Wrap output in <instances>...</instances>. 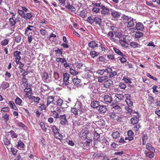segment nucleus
<instances>
[{
  "mask_svg": "<svg viewBox=\"0 0 160 160\" xmlns=\"http://www.w3.org/2000/svg\"><path fill=\"white\" fill-rule=\"evenodd\" d=\"M71 112L72 115L76 117L79 116L82 118L83 119H85L86 120H87L85 118L86 109L83 107L82 102L80 101H78L74 106L71 108Z\"/></svg>",
  "mask_w": 160,
  "mask_h": 160,
  "instance_id": "f257e3e1",
  "label": "nucleus"
},
{
  "mask_svg": "<svg viewBox=\"0 0 160 160\" xmlns=\"http://www.w3.org/2000/svg\"><path fill=\"white\" fill-rule=\"evenodd\" d=\"M35 28L33 26L28 25L25 29L24 34H26V36L28 37L27 39L29 43H31L33 39L32 33V32H29V31H34Z\"/></svg>",
  "mask_w": 160,
  "mask_h": 160,
  "instance_id": "f03ea898",
  "label": "nucleus"
},
{
  "mask_svg": "<svg viewBox=\"0 0 160 160\" xmlns=\"http://www.w3.org/2000/svg\"><path fill=\"white\" fill-rule=\"evenodd\" d=\"M87 21L92 25H96V26H101L102 23V19L100 18L97 17H94L92 16L88 17Z\"/></svg>",
  "mask_w": 160,
  "mask_h": 160,
  "instance_id": "7ed1b4c3",
  "label": "nucleus"
},
{
  "mask_svg": "<svg viewBox=\"0 0 160 160\" xmlns=\"http://www.w3.org/2000/svg\"><path fill=\"white\" fill-rule=\"evenodd\" d=\"M63 86L67 87L68 88H70V87H71V84L68 82L70 78L69 74L66 72L64 73L63 75Z\"/></svg>",
  "mask_w": 160,
  "mask_h": 160,
  "instance_id": "20e7f679",
  "label": "nucleus"
},
{
  "mask_svg": "<svg viewBox=\"0 0 160 160\" xmlns=\"http://www.w3.org/2000/svg\"><path fill=\"white\" fill-rule=\"evenodd\" d=\"M89 88L93 93H97L98 91V89H99L98 87L97 83H93L89 85Z\"/></svg>",
  "mask_w": 160,
  "mask_h": 160,
  "instance_id": "39448f33",
  "label": "nucleus"
},
{
  "mask_svg": "<svg viewBox=\"0 0 160 160\" xmlns=\"http://www.w3.org/2000/svg\"><path fill=\"white\" fill-rule=\"evenodd\" d=\"M106 74L110 78H112L117 75V72L115 71H112V69L108 67H107Z\"/></svg>",
  "mask_w": 160,
  "mask_h": 160,
  "instance_id": "423d86ee",
  "label": "nucleus"
},
{
  "mask_svg": "<svg viewBox=\"0 0 160 160\" xmlns=\"http://www.w3.org/2000/svg\"><path fill=\"white\" fill-rule=\"evenodd\" d=\"M21 52L18 51H16L13 53V56L15 58V61L17 64H18L21 59Z\"/></svg>",
  "mask_w": 160,
  "mask_h": 160,
  "instance_id": "0eeeda50",
  "label": "nucleus"
},
{
  "mask_svg": "<svg viewBox=\"0 0 160 160\" xmlns=\"http://www.w3.org/2000/svg\"><path fill=\"white\" fill-rule=\"evenodd\" d=\"M22 10L18 9V13L19 15L22 17L25 18H26V14L24 11L27 12L28 11V9L25 7L22 6Z\"/></svg>",
  "mask_w": 160,
  "mask_h": 160,
  "instance_id": "6e6552de",
  "label": "nucleus"
},
{
  "mask_svg": "<svg viewBox=\"0 0 160 160\" xmlns=\"http://www.w3.org/2000/svg\"><path fill=\"white\" fill-rule=\"evenodd\" d=\"M55 96H48L47 97V103L46 104L47 107L49 108V106L50 104H54Z\"/></svg>",
  "mask_w": 160,
  "mask_h": 160,
  "instance_id": "1a4fd4ad",
  "label": "nucleus"
},
{
  "mask_svg": "<svg viewBox=\"0 0 160 160\" xmlns=\"http://www.w3.org/2000/svg\"><path fill=\"white\" fill-rule=\"evenodd\" d=\"M65 7L69 11L74 14L76 13V9L73 5L69 3L68 2L65 6Z\"/></svg>",
  "mask_w": 160,
  "mask_h": 160,
  "instance_id": "9d476101",
  "label": "nucleus"
},
{
  "mask_svg": "<svg viewBox=\"0 0 160 160\" xmlns=\"http://www.w3.org/2000/svg\"><path fill=\"white\" fill-rule=\"evenodd\" d=\"M60 124L62 126H65L68 123V121L65 114L60 116Z\"/></svg>",
  "mask_w": 160,
  "mask_h": 160,
  "instance_id": "9b49d317",
  "label": "nucleus"
},
{
  "mask_svg": "<svg viewBox=\"0 0 160 160\" xmlns=\"http://www.w3.org/2000/svg\"><path fill=\"white\" fill-rule=\"evenodd\" d=\"M56 103L58 106L62 108H67L68 106L67 104L64 105L63 100L60 98L58 99L56 101Z\"/></svg>",
  "mask_w": 160,
  "mask_h": 160,
  "instance_id": "f8f14e48",
  "label": "nucleus"
},
{
  "mask_svg": "<svg viewBox=\"0 0 160 160\" xmlns=\"http://www.w3.org/2000/svg\"><path fill=\"white\" fill-rule=\"evenodd\" d=\"M101 13L103 15H108L110 12L109 9L107 7L102 5L101 7Z\"/></svg>",
  "mask_w": 160,
  "mask_h": 160,
  "instance_id": "ddd939ff",
  "label": "nucleus"
},
{
  "mask_svg": "<svg viewBox=\"0 0 160 160\" xmlns=\"http://www.w3.org/2000/svg\"><path fill=\"white\" fill-rule=\"evenodd\" d=\"M88 46L89 47L94 49L96 48H98L99 46L98 43H96L94 41H92L88 43Z\"/></svg>",
  "mask_w": 160,
  "mask_h": 160,
  "instance_id": "4468645a",
  "label": "nucleus"
},
{
  "mask_svg": "<svg viewBox=\"0 0 160 160\" xmlns=\"http://www.w3.org/2000/svg\"><path fill=\"white\" fill-rule=\"evenodd\" d=\"M103 100L104 102L107 103H110L112 101V97L108 94H106L104 96Z\"/></svg>",
  "mask_w": 160,
  "mask_h": 160,
  "instance_id": "2eb2a0df",
  "label": "nucleus"
},
{
  "mask_svg": "<svg viewBox=\"0 0 160 160\" xmlns=\"http://www.w3.org/2000/svg\"><path fill=\"white\" fill-rule=\"evenodd\" d=\"M113 81L109 79L104 82L103 86L106 88H109L111 87V85L113 84Z\"/></svg>",
  "mask_w": 160,
  "mask_h": 160,
  "instance_id": "dca6fc26",
  "label": "nucleus"
},
{
  "mask_svg": "<svg viewBox=\"0 0 160 160\" xmlns=\"http://www.w3.org/2000/svg\"><path fill=\"white\" fill-rule=\"evenodd\" d=\"M127 23V27L128 28H131L135 25L136 22L135 20H133L132 18H131Z\"/></svg>",
  "mask_w": 160,
  "mask_h": 160,
  "instance_id": "f3484780",
  "label": "nucleus"
},
{
  "mask_svg": "<svg viewBox=\"0 0 160 160\" xmlns=\"http://www.w3.org/2000/svg\"><path fill=\"white\" fill-rule=\"evenodd\" d=\"M41 77L42 80L45 82H48V80L49 78V76L48 73L46 72H44L42 73L41 75Z\"/></svg>",
  "mask_w": 160,
  "mask_h": 160,
  "instance_id": "a211bd4d",
  "label": "nucleus"
},
{
  "mask_svg": "<svg viewBox=\"0 0 160 160\" xmlns=\"http://www.w3.org/2000/svg\"><path fill=\"white\" fill-rule=\"evenodd\" d=\"M9 23L10 26L15 27L16 24V20L14 19L13 17L10 18L9 19Z\"/></svg>",
  "mask_w": 160,
  "mask_h": 160,
  "instance_id": "6ab92c4d",
  "label": "nucleus"
},
{
  "mask_svg": "<svg viewBox=\"0 0 160 160\" xmlns=\"http://www.w3.org/2000/svg\"><path fill=\"white\" fill-rule=\"evenodd\" d=\"M32 85L27 83L26 85V87L24 89V91L26 92L31 93L32 91L31 88Z\"/></svg>",
  "mask_w": 160,
  "mask_h": 160,
  "instance_id": "aec40b11",
  "label": "nucleus"
},
{
  "mask_svg": "<svg viewBox=\"0 0 160 160\" xmlns=\"http://www.w3.org/2000/svg\"><path fill=\"white\" fill-rule=\"evenodd\" d=\"M133 134L134 133L132 130H129L128 132V135L129 137L128 138H126L125 139H128L129 141L132 140L134 139L133 137H132Z\"/></svg>",
  "mask_w": 160,
  "mask_h": 160,
  "instance_id": "412c9836",
  "label": "nucleus"
},
{
  "mask_svg": "<svg viewBox=\"0 0 160 160\" xmlns=\"http://www.w3.org/2000/svg\"><path fill=\"white\" fill-rule=\"evenodd\" d=\"M108 115L110 118H112L114 120H119L118 116L115 112H110L109 113Z\"/></svg>",
  "mask_w": 160,
  "mask_h": 160,
  "instance_id": "4be33fe9",
  "label": "nucleus"
},
{
  "mask_svg": "<svg viewBox=\"0 0 160 160\" xmlns=\"http://www.w3.org/2000/svg\"><path fill=\"white\" fill-rule=\"evenodd\" d=\"M155 152L147 151H145L144 153L146 156L150 158H152L154 156V152Z\"/></svg>",
  "mask_w": 160,
  "mask_h": 160,
  "instance_id": "5701e85b",
  "label": "nucleus"
},
{
  "mask_svg": "<svg viewBox=\"0 0 160 160\" xmlns=\"http://www.w3.org/2000/svg\"><path fill=\"white\" fill-rule=\"evenodd\" d=\"M131 124L134 125L137 124L139 121V119L138 117L136 116H134V117L131 118Z\"/></svg>",
  "mask_w": 160,
  "mask_h": 160,
  "instance_id": "b1692460",
  "label": "nucleus"
},
{
  "mask_svg": "<svg viewBox=\"0 0 160 160\" xmlns=\"http://www.w3.org/2000/svg\"><path fill=\"white\" fill-rule=\"evenodd\" d=\"M146 148L148 151L155 152L154 148L152 147V145L149 143H147L146 144Z\"/></svg>",
  "mask_w": 160,
  "mask_h": 160,
  "instance_id": "393cba45",
  "label": "nucleus"
},
{
  "mask_svg": "<svg viewBox=\"0 0 160 160\" xmlns=\"http://www.w3.org/2000/svg\"><path fill=\"white\" fill-rule=\"evenodd\" d=\"M9 86V83L5 81L3 82L1 84V87L3 90H5Z\"/></svg>",
  "mask_w": 160,
  "mask_h": 160,
  "instance_id": "a878e982",
  "label": "nucleus"
},
{
  "mask_svg": "<svg viewBox=\"0 0 160 160\" xmlns=\"http://www.w3.org/2000/svg\"><path fill=\"white\" fill-rule=\"evenodd\" d=\"M130 45L133 48H140L141 47V45L135 42H131L130 43Z\"/></svg>",
  "mask_w": 160,
  "mask_h": 160,
  "instance_id": "bb28decb",
  "label": "nucleus"
},
{
  "mask_svg": "<svg viewBox=\"0 0 160 160\" xmlns=\"http://www.w3.org/2000/svg\"><path fill=\"white\" fill-rule=\"evenodd\" d=\"M92 107L93 108H97L99 106V102L98 101H92L91 104Z\"/></svg>",
  "mask_w": 160,
  "mask_h": 160,
  "instance_id": "cd10ccee",
  "label": "nucleus"
},
{
  "mask_svg": "<svg viewBox=\"0 0 160 160\" xmlns=\"http://www.w3.org/2000/svg\"><path fill=\"white\" fill-rule=\"evenodd\" d=\"M53 135L55 138L60 140H62L63 138V136L62 134L59 133V131L53 134Z\"/></svg>",
  "mask_w": 160,
  "mask_h": 160,
  "instance_id": "c85d7f7f",
  "label": "nucleus"
},
{
  "mask_svg": "<svg viewBox=\"0 0 160 160\" xmlns=\"http://www.w3.org/2000/svg\"><path fill=\"white\" fill-rule=\"evenodd\" d=\"M136 28L137 30H142L144 28V26L142 23L138 22L136 24Z\"/></svg>",
  "mask_w": 160,
  "mask_h": 160,
  "instance_id": "c756f323",
  "label": "nucleus"
},
{
  "mask_svg": "<svg viewBox=\"0 0 160 160\" xmlns=\"http://www.w3.org/2000/svg\"><path fill=\"white\" fill-rule=\"evenodd\" d=\"M99 111L101 113H105L107 110V108H106V106L104 105H99Z\"/></svg>",
  "mask_w": 160,
  "mask_h": 160,
  "instance_id": "7c9ffc66",
  "label": "nucleus"
},
{
  "mask_svg": "<svg viewBox=\"0 0 160 160\" xmlns=\"http://www.w3.org/2000/svg\"><path fill=\"white\" fill-rule=\"evenodd\" d=\"M112 137L113 139H116L120 137V133L118 131H114L112 134Z\"/></svg>",
  "mask_w": 160,
  "mask_h": 160,
  "instance_id": "2f4dec72",
  "label": "nucleus"
},
{
  "mask_svg": "<svg viewBox=\"0 0 160 160\" xmlns=\"http://www.w3.org/2000/svg\"><path fill=\"white\" fill-rule=\"evenodd\" d=\"M107 69V67L105 69H99L97 71V73L100 75H102L103 74H104L105 75H106L107 73V72L106 70Z\"/></svg>",
  "mask_w": 160,
  "mask_h": 160,
  "instance_id": "473e14b6",
  "label": "nucleus"
},
{
  "mask_svg": "<svg viewBox=\"0 0 160 160\" xmlns=\"http://www.w3.org/2000/svg\"><path fill=\"white\" fill-rule=\"evenodd\" d=\"M106 75H105V76H102L98 77V82H102L105 81V80H107L108 79V77Z\"/></svg>",
  "mask_w": 160,
  "mask_h": 160,
  "instance_id": "72a5a7b5",
  "label": "nucleus"
},
{
  "mask_svg": "<svg viewBox=\"0 0 160 160\" xmlns=\"http://www.w3.org/2000/svg\"><path fill=\"white\" fill-rule=\"evenodd\" d=\"M101 143L105 146H108L109 144V142L107 140L106 138L104 137L101 140Z\"/></svg>",
  "mask_w": 160,
  "mask_h": 160,
  "instance_id": "f704fd0d",
  "label": "nucleus"
},
{
  "mask_svg": "<svg viewBox=\"0 0 160 160\" xmlns=\"http://www.w3.org/2000/svg\"><path fill=\"white\" fill-rule=\"evenodd\" d=\"M121 57H119V60H120L121 63H123L125 62H126L127 61V60L126 58V56L124 54H123V55H121Z\"/></svg>",
  "mask_w": 160,
  "mask_h": 160,
  "instance_id": "c9c22d12",
  "label": "nucleus"
},
{
  "mask_svg": "<svg viewBox=\"0 0 160 160\" xmlns=\"http://www.w3.org/2000/svg\"><path fill=\"white\" fill-rule=\"evenodd\" d=\"M112 16L115 18H119L120 16V13L118 12L114 11L111 13Z\"/></svg>",
  "mask_w": 160,
  "mask_h": 160,
  "instance_id": "e433bc0d",
  "label": "nucleus"
},
{
  "mask_svg": "<svg viewBox=\"0 0 160 160\" xmlns=\"http://www.w3.org/2000/svg\"><path fill=\"white\" fill-rule=\"evenodd\" d=\"M99 54V52H97L95 51H93L90 52V55L92 58H94L95 57L97 56Z\"/></svg>",
  "mask_w": 160,
  "mask_h": 160,
  "instance_id": "4c0bfd02",
  "label": "nucleus"
},
{
  "mask_svg": "<svg viewBox=\"0 0 160 160\" xmlns=\"http://www.w3.org/2000/svg\"><path fill=\"white\" fill-rule=\"evenodd\" d=\"M69 72L70 74L72 75L75 76L77 75L78 74V72L74 69L70 68L69 69Z\"/></svg>",
  "mask_w": 160,
  "mask_h": 160,
  "instance_id": "58836bf2",
  "label": "nucleus"
},
{
  "mask_svg": "<svg viewBox=\"0 0 160 160\" xmlns=\"http://www.w3.org/2000/svg\"><path fill=\"white\" fill-rule=\"evenodd\" d=\"M142 144L143 145H145L146 142V141L148 139V137L147 134H144L142 136Z\"/></svg>",
  "mask_w": 160,
  "mask_h": 160,
  "instance_id": "ea45409f",
  "label": "nucleus"
},
{
  "mask_svg": "<svg viewBox=\"0 0 160 160\" xmlns=\"http://www.w3.org/2000/svg\"><path fill=\"white\" fill-rule=\"evenodd\" d=\"M15 102L17 105L21 106L22 101L21 98L17 97L15 100Z\"/></svg>",
  "mask_w": 160,
  "mask_h": 160,
  "instance_id": "a19ab883",
  "label": "nucleus"
},
{
  "mask_svg": "<svg viewBox=\"0 0 160 160\" xmlns=\"http://www.w3.org/2000/svg\"><path fill=\"white\" fill-rule=\"evenodd\" d=\"M56 61L57 62H61L62 63L67 62V60L65 58L60 57L56 58Z\"/></svg>",
  "mask_w": 160,
  "mask_h": 160,
  "instance_id": "79ce46f5",
  "label": "nucleus"
},
{
  "mask_svg": "<svg viewBox=\"0 0 160 160\" xmlns=\"http://www.w3.org/2000/svg\"><path fill=\"white\" fill-rule=\"evenodd\" d=\"M2 118L5 123H7L9 119V116L7 113H5L4 115L2 116Z\"/></svg>",
  "mask_w": 160,
  "mask_h": 160,
  "instance_id": "37998d69",
  "label": "nucleus"
},
{
  "mask_svg": "<svg viewBox=\"0 0 160 160\" xmlns=\"http://www.w3.org/2000/svg\"><path fill=\"white\" fill-rule=\"evenodd\" d=\"M94 76L93 73L92 72H88L86 73L84 77L87 79H90Z\"/></svg>",
  "mask_w": 160,
  "mask_h": 160,
  "instance_id": "c03bdc74",
  "label": "nucleus"
},
{
  "mask_svg": "<svg viewBox=\"0 0 160 160\" xmlns=\"http://www.w3.org/2000/svg\"><path fill=\"white\" fill-rule=\"evenodd\" d=\"M98 125L100 127L104 126L105 124V121L102 119H100L97 122Z\"/></svg>",
  "mask_w": 160,
  "mask_h": 160,
  "instance_id": "a18cd8bd",
  "label": "nucleus"
},
{
  "mask_svg": "<svg viewBox=\"0 0 160 160\" xmlns=\"http://www.w3.org/2000/svg\"><path fill=\"white\" fill-rule=\"evenodd\" d=\"M141 127V126L139 124L135 125L132 128V130L136 132L139 130V128Z\"/></svg>",
  "mask_w": 160,
  "mask_h": 160,
  "instance_id": "49530a36",
  "label": "nucleus"
},
{
  "mask_svg": "<svg viewBox=\"0 0 160 160\" xmlns=\"http://www.w3.org/2000/svg\"><path fill=\"white\" fill-rule=\"evenodd\" d=\"M81 82V80L77 78H74L72 79V82L75 85L79 84Z\"/></svg>",
  "mask_w": 160,
  "mask_h": 160,
  "instance_id": "de8ad7c7",
  "label": "nucleus"
},
{
  "mask_svg": "<svg viewBox=\"0 0 160 160\" xmlns=\"http://www.w3.org/2000/svg\"><path fill=\"white\" fill-rule=\"evenodd\" d=\"M17 124L19 127L22 128L24 130H26L27 128V127L21 122H18Z\"/></svg>",
  "mask_w": 160,
  "mask_h": 160,
  "instance_id": "09e8293b",
  "label": "nucleus"
},
{
  "mask_svg": "<svg viewBox=\"0 0 160 160\" xmlns=\"http://www.w3.org/2000/svg\"><path fill=\"white\" fill-rule=\"evenodd\" d=\"M51 129L52 132L53 133V134L57 132H58L59 129L58 128V127L54 125H53L51 127Z\"/></svg>",
  "mask_w": 160,
  "mask_h": 160,
  "instance_id": "8fccbe9b",
  "label": "nucleus"
},
{
  "mask_svg": "<svg viewBox=\"0 0 160 160\" xmlns=\"http://www.w3.org/2000/svg\"><path fill=\"white\" fill-rule=\"evenodd\" d=\"M120 42L122 46L124 47H128V43L126 41L124 40L121 39L120 40Z\"/></svg>",
  "mask_w": 160,
  "mask_h": 160,
  "instance_id": "3c124183",
  "label": "nucleus"
},
{
  "mask_svg": "<svg viewBox=\"0 0 160 160\" xmlns=\"http://www.w3.org/2000/svg\"><path fill=\"white\" fill-rule=\"evenodd\" d=\"M115 96L119 100H122L124 99V96L122 94L117 93Z\"/></svg>",
  "mask_w": 160,
  "mask_h": 160,
  "instance_id": "603ef678",
  "label": "nucleus"
},
{
  "mask_svg": "<svg viewBox=\"0 0 160 160\" xmlns=\"http://www.w3.org/2000/svg\"><path fill=\"white\" fill-rule=\"evenodd\" d=\"M9 42L8 39H5L1 42V44L2 46H5L8 44Z\"/></svg>",
  "mask_w": 160,
  "mask_h": 160,
  "instance_id": "864d4df0",
  "label": "nucleus"
},
{
  "mask_svg": "<svg viewBox=\"0 0 160 160\" xmlns=\"http://www.w3.org/2000/svg\"><path fill=\"white\" fill-rule=\"evenodd\" d=\"M125 102L127 104L129 107L132 106L133 105V102L131 100V98L129 99H126Z\"/></svg>",
  "mask_w": 160,
  "mask_h": 160,
  "instance_id": "5fc2aeb1",
  "label": "nucleus"
},
{
  "mask_svg": "<svg viewBox=\"0 0 160 160\" xmlns=\"http://www.w3.org/2000/svg\"><path fill=\"white\" fill-rule=\"evenodd\" d=\"M113 50L115 52L117 53L118 55H123V53H122L120 50H119L117 48H113Z\"/></svg>",
  "mask_w": 160,
  "mask_h": 160,
  "instance_id": "6e6d98bb",
  "label": "nucleus"
},
{
  "mask_svg": "<svg viewBox=\"0 0 160 160\" xmlns=\"http://www.w3.org/2000/svg\"><path fill=\"white\" fill-rule=\"evenodd\" d=\"M39 125L41 128L44 131L46 132L47 130V129L44 123L42 122H40Z\"/></svg>",
  "mask_w": 160,
  "mask_h": 160,
  "instance_id": "4d7b16f0",
  "label": "nucleus"
},
{
  "mask_svg": "<svg viewBox=\"0 0 160 160\" xmlns=\"http://www.w3.org/2000/svg\"><path fill=\"white\" fill-rule=\"evenodd\" d=\"M9 132L11 134V137L12 138H15L17 137L18 135L13 130H11Z\"/></svg>",
  "mask_w": 160,
  "mask_h": 160,
  "instance_id": "13d9d810",
  "label": "nucleus"
},
{
  "mask_svg": "<svg viewBox=\"0 0 160 160\" xmlns=\"http://www.w3.org/2000/svg\"><path fill=\"white\" fill-rule=\"evenodd\" d=\"M52 116L55 118H58L60 117L59 114L56 111H52Z\"/></svg>",
  "mask_w": 160,
  "mask_h": 160,
  "instance_id": "bf43d9fd",
  "label": "nucleus"
},
{
  "mask_svg": "<svg viewBox=\"0 0 160 160\" xmlns=\"http://www.w3.org/2000/svg\"><path fill=\"white\" fill-rule=\"evenodd\" d=\"M94 140H97L99 141L100 140V135L98 134L96 132H94Z\"/></svg>",
  "mask_w": 160,
  "mask_h": 160,
  "instance_id": "052dcab7",
  "label": "nucleus"
},
{
  "mask_svg": "<svg viewBox=\"0 0 160 160\" xmlns=\"http://www.w3.org/2000/svg\"><path fill=\"white\" fill-rule=\"evenodd\" d=\"M107 57L109 59L112 61L115 60L116 59L114 55L113 54L108 55L107 56Z\"/></svg>",
  "mask_w": 160,
  "mask_h": 160,
  "instance_id": "680f3d73",
  "label": "nucleus"
},
{
  "mask_svg": "<svg viewBox=\"0 0 160 160\" xmlns=\"http://www.w3.org/2000/svg\"><path fill=\"white\" fill-rule=\"evenodd\" d=\"M148 103L152 104L153 103L154 100V98L152 96H149L148 98Z\"/></svg>",
  "mask_w": 160,
  "mask_h": 160,
  "instance_id": "e2e57ef3",
  "label": "nucleus"
},
{
  "mask_svg": "<svg viewBox=\"0 0 160 160\" xmlns=\"http://www.w3.org/2000/svg\"><path fill=\"white\" fill-rule=\"evenodd\" d=\"M10 109L8 107H4L2 108L1 111L3 112H9L10 111Z\"/></svg>",
  "mask_w": 160,
  "mask_h": 160,
  "instance_id": "0e129e2a",
  "label": "nucleus"
},
{
  "mask_svg": "<svg viewBox=\"0 0 160 160\" xmlns=\"http://www.w3.org/2000/svg\"><path fill=\"white\" fill-rule=\"evenodd\" d=\"M135 37L136 38H139L143 36V33L141 32H136L135 34Z\"/></svg>",
  "mask_w": 160,
  "mask_h": 160,
  "instance_id": "69168bd1",
  "label": "nucleus"
},
{
  "mask_svg": "<svg viewBox=\"0 0 160 160\" xmlns=\"http://www.w3.org/2000/svg\"><path fill=\"white\" fill-rule=\"evenodd\" d=\"M76 64V67L78 68L79 69H82V68L84 64H83L82 63L79 62L77 63Z\"/></svg>",
  "mask_w": 160,
  "mask_h": 160,
  "instance_id": "338daca9",
  "label": "nucleus"
},
{
  "mask_svg": "<svg viewBox=\"0 0 160 160\" xmlns=\"http://www.w3.org/2000/svg\"><path fill=\"white\" fill-rule=\"evenodd\" d=\"M4 144L5 145H8L10 143V140L9 139H8L7 138H5L3 140Z\"/></svg>",
  "mask_w": 160,
  "mask_h": 160,
  "instance_id": "774afa93",
  "label": "nucleus"
}]
</instances>
